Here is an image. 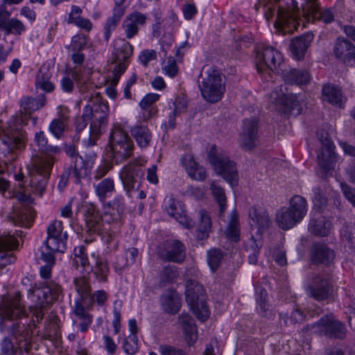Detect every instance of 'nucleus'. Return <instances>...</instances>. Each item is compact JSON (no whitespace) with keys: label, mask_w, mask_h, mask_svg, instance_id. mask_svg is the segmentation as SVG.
Listing matches in <instances>:
<instances>
[{"label":"nucleus","mask_w":355,"mask_h":355,"mask_svg":"<svg viewBox=\"0 0 355 355\" xmlns=\"http://www.w3.org/2000/svg\"><path fill=\"white\" fill-rule=\"evenodd\" d=\"M0 138L8 150L21 149L25 146L24 136L17 127L10 123L8 126L0 130Z\"/></svg>","instance_id":"412c9836"},{"label":"nucleus","mask_w":355,"mask_h":355,"mask_svg":"<svg viewBox=\"0 0 355 355\" xmlns=\"http://www.w3.org/2000/svg\"><path fill=\"white\" fill-rule=\"evenodd\" d=\"M130 132L140 148H146L150 145L152 133L146 125H136L131 128Z\"/></svg>","instance_id":"e433bc0d"},{"label":"nucleus","mask_w":355,"mask_h":355,"mask_svg":"<svg viewBox=\"0 0 355 355\" xmlns=\"http://www.w3.org/2000/svg\"><path fill=\"white\" fill-rule=\"evenodd\" d=\"M159 352L162 355H184L182 350L176 349L169 345H160Z\"/></svg>","instance_id":"774afa93"},{"label":"nucleus","mask_w":355,"mask_h":355,"mask_svg":"<svg viewBox=\"0 0 355 355\" xmlns=\"http://www.w3.org/2000/svg\"><path fill=\"white\" fill-rule=\"evenodd\" d=\"M286 80L291 84L302 85L307 84L310 80V75L305 70L291 69L285 74Z\"/></svg>","instance_id":"ea45409f"},{"label":"nucleus","mask_w":355,"mask_h":355,"mask_svg":"<svg viewBox=\"0 0 355 355\" xmlns=\"http://www.w3.org/2000/svg\"><path fill=\"white\" fill-rule=\"evenodd\" d=\"M341 236L343 241H346L349 245H353L355 243V230L348 225H345L341 230Z\"/></svg>","instance_id":"052dcab7"},{"label":"nucleus","mask_w":355,"mask_h":355,"mask_svg":"<svg viewBox=\"0 0 355 355\" xmlns=\"http://www.w3.org/2000/svg\"><path fill=\"white\" fill-rule=\"evenodd\" d=\"M181 164L185 168L188 175L194 180L203 181L207 178L205 168L194 159L191 153L185 154L181 158Z\"/></svg>","instance_id":"cd10ccee"},{"label":"nucleus","mask_w":355,"mask_h":355,"mask_svg":"<svg viewBox=\"0 0 355 355\" xmlns=\"http://www.w3.org/2000/svg\"><path fill=\"white\" fill-rule=\"evenodd\" d=\"M269 99L275 110L284 114H290L295 110L296 114H299L302 111L299 96L293 94H286L282 89L272 91Z\"/></svg>","instance_id":"f8f14e48"},{"label":"nucleus","mask_w":355,"mask_h":355,"mask_svg":"<svg viewBox=\"0 0 355 355\" xmlns=\"http://www.w3.org/2000/svg\"><path fill=\"white\" fill-rule=\"evenodd\" d=\"M13 42H8L4 39L3 43L0 44V60H5L8 55L12 52Z\"/></svg>","instance_id":"0e129e2a"},{"label":"nucleus","mask_w":355,"mask_h":355,"mask_svg":"<svg viewBox=\"0 0 355 355\" xmlns=\"http://www.w3.org/2000/svg\"><path fill=\"white\" fill-rule=\"evenodd\" d=\"M108 112L107 103H104L98 97H96L84 107L82 115L76 118L75 125L78 131L84 130L89 123L88 132L83 138V142L87 146L96 145L103 128L107 121Z\"/></svg>","instance_id":"7ed1b4c3"},{"label":"nucleus","mask_w":355,"mask_h":355,"mask_svg":"<svg viewBox=\"0 0 355 355\" xmlns=\"http://www.w3.org/2000/svg\"><path fill=\"white\" fill-rule=\"evenodd\" d=\"M199 218L196 236L198 239L203 240L209 237L211 232L212 223L209 214L204 209L199 211Z\"/></svg>","instance_id":"4c0bfd02"},{"label":"nucleus","mask_w":355,"mask_h":355,"mask_svg":"<svg viewBox=\"0 0 355 355\" xmlns=\"http://www.w3.org/2000/svg\"><path fill=\"white\" fill-rule=\"evenodd\" d=\"M10 16L6 8H0V30L5 31L6 35H21L26 31L25 25L17 18L10 19Z\"/></svg>","instance_id":"a878e982"},{"label":"nucleus","mask_w":355,"mask_h":355,"mask_svg":"<svg viewBox=\"0 0 355 355\" xmlns=\"http://www.w3.org/2000/svg\"><path fill=\"white\" fill-rule=\"evenodd\" d=\"M87 42V37L83 34H79L72 37L70 47L73 51H80L86 46Z\"/></svg>","instance_id":"13d9d810"},{"label":"nucleus","mask_w":355,"mask_h":355,"mask_svg":"<svg viewBox=\"0 0 355 355\" xmlns=\"http://www.w3.org/2000/svg\"><path fill=\"white\" fill-rule=\"evenodd\" d=\"M179 101L175 103V107L173 110L168 115V121L167 123L165 124L166 128L167 130H173L175 128V119L178 113L184 111V105L182 106L179 105Z\"/></svg>","instance_id":"6e6d98bb"},{"label":"nucleus","mask_w":355,"mask_h":355,"mask_svg":"<svg viewBox=\"0 0 355 355\" xmlns=\"http://www.w3.org/2000/svg\"><path fill=\"white\" fill-rule=\"evenodd\" d=\"M164 74L173 78L175 76L178 71L176 61L173 58H169L166 64L162 68Z\"/></svg>","instance_id":"680f3d73"},{"label":"nucleus","mask_w":355,"mask_h":355,"mask_svg":"<svg viewBox=\"0 0 355 355\" xmlns=\"http://www.w3.org/2000/svg\"><path fill=\"white\" fill-rule=\"evenodd\" d=\"M73 264L77 270L83 274L89 273L91 268L89 266L88 259L83 247H78L75 249Z\"/></svg>","instance_id":"a19ab883"},{"label":"nucleus","mask_w":355,"mask_h":355,"mask_svg":"<svg viewBox=\"0 0 355 355\" xmlns=\"http://www.w3.org/2000/svg\"><path fill=\"white\" fill-rule=\"evenodd\" d=\"M225 235L228 239L234 242H237L240 239L239 223L238 214L235 210L231 214V218L225 230Z\"/></svg>","instance_id":"79ce46f5"},{"label":"nucleus","mask_w":355,"mask_h":355,"mask_svg":"<svg viewBox=\"0 0 355 355\" xmlns=\"http://www.w3.org/2000/svg\"><path fill=\"white\" fill-rule=\"evenodd\" d=\"M157 254L163 260L182 263L186 258V248L178 240H168L158 246Z\"/></svg>","instance_id":"2eb2a0df"},{"label":"nucleus","mask_w":355,"mask_h":355,"mask_svg":"<svg viewBox=\"0 0 355 355\" xmlns=\"http://www.w3.org/2000/svg\"><path fill=\"white\" fill-rule=\"evenodd\" d=\"M32 345L26 339H18L15 335L13 338H4L1 343L2 355H32Z\"/></svg>","instance_id":"f3484780"},{"label":"nucleus","mask_w":355,"mask_h":355,"mask_svg":"<svg viewBox=\"0 0 355 355\" xmlns=\"http://www.w3.org/2000/svg\"><path fill=\"white\" fill-rule=\"evenodd\" d=\"M198 12L194 3H186L182 6V12L186 19L190 20L196 15Z\"/></svg>","instance_id":"69168bd1"},{"label":"nucleus","mask_w":355,"mask_h":355,"mask_svg":"<svg viewBox=\"0 0 355 355\" xmlns=\"http://www.w3.org/2000/svg\"><path fill=\"white\" fill-rule=\"evenodd\" d=\"M0 316L10 320H19L28 316L25 303L19 293H15L0 305Z\"/></svg>","instance_id":"4468645a"},{"label":"nucleus","mask_w":355,"mask_h":355,"mask_svg":"<svg viewBox=\"0 0 355 355\" xmlns=\"http://www.w3.org/2000/svg\"><path fill=\"white\" fill-rule=\"evenodd\" d=\"M340 187L345 198L355 207V189L351 188L349 186L345 183H341Z\"/></svg>","instance_id":"338daca9"},{"label":"nucleus","mask_w":355,"mask_h":355,"mask_svg":"<svg viewBox=\"0 0 355 355\" xmlns=\"http://www.w3.org/2000/svg\"><path fill=\"white\" fill-rule=\"evenodd\" d=\"M199 88L202 98L211 103L220 101L225 92V85L220 72L211 66H205L201 70Z\"/></svg>","instance_id":"20e7f679"},{"label":"nucleus","mask_w":355,"mask_h":355,"mask_svg":"<svg viewBox=\"0 0 355 355\" xmlns=\"http://www.w3.org/2000/svg\"><path fill=\"white\" fill-rule=\"evenodd\" d=\"M331 227V222L325 217L318 214L317 218L311 219L308 230L311 234L315 236H325L329 234Z\"/></svg>","instance_id":"473e14b6"},{"label":"nucleus","mask_w":355,"mask_h":355,"mask_svg":"<svg viewBox=\"0 0 355 355\" xmlns=\"http://www.w3.org/2000/svg\"><path fill=\"white\" fill-rule=\"evenodd\" d=\"M223 253L220 250L211 249L207 252V262L212 272H215L219 267Z\"/></svg>","instance_id":"49530a36"},{"label":"nucleus","mask_w":355,"mask_h":355,"mask_svg":"<svg viewBox=\"0 0 355 355\" xmlns=\"http://www.w3.org/2000/svg\"><path fill=\"white\" fill-rule=\"evenodd\" d=\"M160 95L155 93H148L143 97L139 103L141 108L157 107L153 105L159 101Z\"/></svg>","instance_id":"4d7b16f0"},{"label":"nucleus","mask_w":355,"mask_h":355,"mask_svg":"<svg viewBox=\"0 0 355 355\" xmlns=\"http://www.w3.org/2000/svg\"><path fill=\"white\" fill-rule=\"evenodd\" d=\"M62 223L61 221L55 220L49 225L47 229V237L65 238L66 234H62Z\"/></svg>","instance_id":"603ef678"},{"label":"nucleus","mask_w":355,"mask_h":355,"mask_svg":"<svg viewBox=\"0 0 355 355\" xmlns=\"http://www.w3.org/2000/svg\"><path fill=\"white\" fill-rule=\"evenodd\" d=\"M185 298L199 320L203 322L208 318L209 311L205 302L204 288L202 285L195 280H188L186 283Z\"/></svg>","instance_id":"6e6552de"},{"label":"nucleus","mask_w":355,"mask_h":355,"mask_svg":"<svg viewBox=\"0 0 355 355\" xmlns=\"http://www.w3.org/2000/svg\"><path fill=\"white\" fill-rule=\"evenodd\" d=\"M333 53L343 63L351 66L355 64V45L348 40L338 37L334 44Z\"/></svg>","instance_id":"a211bd4d"},{"label":"nucleus","mask_w":355,"mask_h":355,"mask_svg":"<svg viewBox=\"0 0 355 355\" xmlns=\"http://www.w3.org/2000/svg\"><path fill=\"white\" fill-rule=\"evenodd\" d=\"M30 293L33 304L29 311L38 322L42 319L44 310L58 299L62 290L58 284L49 282L44 286L33 288L30 290Z\"/></svg>","instance_id":"39448f33"},{"label":"nucleus","mask_w":355,"mask_h":355,"mask_svg":"<svg viewBox=\"0 0 355 355\" xmlns=\"http://www.w3.org/2000/svg\"><path fill=\"white\" fill-rule=\"evenodd\" d=\"M33 141L40 155L32 157L27 166L28 175L33 192L41 196L46 189L47 180L55 161L54 155L60 152V148L57 146L48 145V139L43 131L37 132Z\"/></svg>","instance_id":"f03ea898"},{"label":"nucleus","mask_w":355,"mask_h":355,"mask_svg":"<svg viewBox=\"0 0 355 355\" xmlns=\"http://www.w3.org/2000/svg\"><path fill=\"white\" fill-rule=\"evenodd\" d=\"M74 285L78 295L81 297L82 301L91 298V288L86 275L84 273L82 277L74 279Z\"/></svg>","instance_id":"a18cd8bd"},{"label":"nucleus","mask_w":355,"mask_h":355,"mask_svg":"<svg viewBox=\"0 0 355 355\" xmlns=\"http://www.w3.org/2000/svg\"><path fill=\"white\" fill-rule=\"evenodd\" d=\"M45 103L44 97L33 98L24 97L21 100V107L25 114H31L32 112L42 108Z\"/></svg>","instance_id":"c03bdc74"},{"label":"nucleus","mask_w":355,"mask_h":355,"mask_svg":"<svg viewBox=\"0 0 355 355\" xmlns=\"http://www.w3.org/2000/svg\"><path fill=\"white\" fill-rule=\"evenodd\" d=\"M148 16L135 10L128 14L123 21L122 28L128 39H132L138 34L139 26H145Z\"/></svg>","instance_id":"5701e85b"},{"label":"nucleus","mask_w":355,"mask_h":355,"mask_svg":"<svg viewBox=\"0 0 355 355\" xmlns=\"http://www.w3.org/2000/svg\"><path fill=\"white\" fill-rule=\"evenodd\" d=\"M133 143L128 132L119 125L112 128V159L122 160L132 154Z\"/></svg>","instance_id":"9d476101"},{"label":"nucleus","mask_w":355,"mask_h":355,"mask_svg":"<svg viewBox=\"0 0 355 355\" xmlns=\"http://www.w3.org/2000/svg\"><path fill=\"white\" fill-rule=\"evenodd\" d=\"M164 207L169 216L174 218L180 223L187 224L186 213L179 201L172 196H166L164 201Z\"/></svg>","instance_id":"2f4dec72"},{"label":"nucleus","mask_w":355,"mask_h":355,"mask_svg":"<svg viewBox=\"0 0 355 355\" xmlns=\"http://www.w3.org/2000/svg\"><path fill=\"white\" fill-rule=\"evenodd\" d=\"M258 124L255 119H245L243 128L240 137V145L245 150H250L257 144Z\"/></svg>","instance_id":"4be33fe9"},{"label":"nucleus","mask_w":355,"mask_h":355,"mask_svg":"<svg viewBox=\"0 0 355 355\" xmlns=\"http://www.w3.org/2000/svg\"><path fill=\"white\" fill-rule=\"evenodd\" d=\"M35 211L30 206L24 207L19 211H15L11 216L12 223L21 227H29L34 220Z\"/></svg>","instance_id":"f704fd0d"},{"label":"nucleus","mask_w":355,"mask_h":355,"mask_svg":"<svg viewBox=\"0 0 355 355\" xmlns=\"http://www.w3.org/2000/svg\"><path fill=\"white\" fill-rule=\"evenodd\" d=\"M283 60L282 53L271 46L259 47L255 57V64L258 73L275 71Z\"/></svg>","instance_id":"1a4fd4ad"},{"label":"nucleus","mask_w":355,"mask_h":355,"mask_svg":"<svg viewBox=\"0 0 355 355\" xmlns=\"http://www.w3.org/2000/svg\"><path fill=\"white\" fill-rule=\"evenodd\" d=\"M306 295L317 301L327 300L332 294L334 288L329 276L315 275L306 286Z\"/></svg>","instance_id":"ddd939ff"},{"label":"nucleus","mask_w":355,"mask_h":355,"mask_svg":"<svg viewBox=\"0 0 355 355\" xmlns=\"http://www.w3.org/2000/svg\"><path fill=\"white\" fill-rule=\"evenodd\" d=\"M301 3L303 18L307 21H321L325 24L334 19L330 9H320L318 0H260L264 15L268 21L276 16L274 26L283 34L293 33L300 26L298 3Z\"/></svg>","instance_id":"f257e3e1"},{"label":"nucleus","mask_w":355,"mask_h":355,"mask_svg":"<svg viewBox=\"0 0 355 355\" xmlns=\"http://www.w3.org/2000/svg\"><path fill=\"white\" fill-rule=\"evenodd\" d=\"M178 24V17L175 14H171L168 17L164 18L162 21V28L165 31H171L174 26Z\"/></svg>","instance_id":"e2e57ef3"},{"label":"nucleus","mask_w":355,"mask_h":355,"mask_svg":"<svg viewBox=\"0 0 355 355\" xmlns=\"http://www.w3.org/2000/svg\"><path fill=\"white\" fill-rule=\"evenodd\" d=\"M321 141L322 147L318 155V164L320 168L326 174L331 173L336 164V155L334 151L335 146L327 137H320L318 135Z\"/></svg>","instance_id":"dca6fc26"},{"label":"nucleus","mask_w":355,"mask_h":355,"mask_svg":"<svg viewBox=\"0 0 355 355\" xmlns=\"http://www.w3.org/2000/svg\"><path fill=\"white\" fill-rule=\"evenodd\" d=\"M17 246V241L14 236L10 234L0 236V270L15 261V257L11 251Z\"/></svg>","instance_id":"b1692460"},{"label":"nucleus","mask_w":355,"mask_h":355,"mask_svg":"<svg viewBox=\"0 0 355 355\" xmlns=\"http://www.w3.org/2000/svg\"><path fill=\"white\" fill-rule=\"evenodd\" d=\"M287 207L300 221L302 220L308 210L306 199L299 195H295L291 198L290 206Z\"/></svg>","instance_id":"58836bf2"},{"label":"nucleus","mask_w":355,"mask_h":355,"mask_svg":"<svg viewBox=\"0 0 355 355\" xmlns=\"http://www.w3.org/2000/svg\"><path fill=\"white\" fill-rule=\"evenodd\" d=\"M322 96L324 101L340 107L343 106L345 100L341 89L331 84L326 85L323 87Z\"/></svg>","instance_id":"c9c22d12"},{"label":"nucleus","mask_w":355,"mask_h":355,"mask_svg":"<svg viewBox=\"0 0 355 355\" xmlns=\"http://www.w3.org/2000/svg\"><path fill=\"white\" fill-rule=\"evenodd\" d=\"M114 55H112V62L119 61L114 67L112 76V84L118 83L121 76L125 72L128 66V59L133 52L132 46L125 39H118L114 41Z\"/></svg>","instance_id":"9b49d317"},{"label":"nucleus","mask_w":355,"mask_h":355,"mask_svg":"<svg viewBox=\"0 0 355 355\" xmlns=\"http://www.w3.org/2000/svg\"><path fill=\"white\" fill-rule=\"evenodd\" d=\"M67 125V122L55 119L51 122L49 130L54 137L59 139L63 135Z\"/></svg>","instance_id":"3c124183"},{"label":"nucleus","mask_w":355,"mask_h":355,"mask_svg":"<svg viewBox=\"0 0 355 355\" xmlns=\"http://www.w3.org/2000/svg\"><path fill=\"white\" fill-rule=\"evenodd\" d=\"M276 222L281 229L289 230L299 223L300 220L287 207H283L277 211Z\"/></svg>","instance_id":"72a5a7b5"},{"label":"nucleus","mask_w":355,"mask_h":355,"mask_svg":"<svg viewBox=\"0 0 355 355\" xmlns=\"http://www.w3.org/2000/svg\"><path fill=\"white\" fill-rule=\"evenodd\" d=\"M138 58L143 66L147 67L150 61L157 58V53L153 49H145L140 53Z\"/></svg>","instance_id":"bf43d9fd"},{"label":"nucleus","mask_w":355,"mask_h":355,"mask_svg":"<svg viewBox=\"0 0 355 355\" xmlns=\"http://www.w3.org/2000/svg\"><path fill=\"white\" fill-rule=\"evenodd\" d=\"M111 191V181L105 179L101 182L96 187V192L98 198L102 202H104Z\"/></svg>","instance_id":"864d4df0"},{"label":"nucleus","mask_w":355,"mask_h":355,"mask_svg":"<svg viewBox=\"0 0 355 355\" xmlns=\"http://www.w3.org/2000/svg\"><path fill=\"white\" fill-rule=\"evenodd\" d=\"M83 304L78 301H76L73 308V312L75 315L82 320L80 323V330L83 332L86 331L89 325L92 322V317L85 310L84 305L87 304L86 300L83 301Z\"/></svg>","instance_id":"37998d69"},{"label":"nucleus","mask_w":355,"mask_h":355,"mask_svg":"<svg viewBox=\"0 0 355 355\" xmlns=\"http://www.w3.org/2000/svg\"><path fill=\"white\" fill-rule=\"evenodd\" d=\"M143 175L144 171L137 162L130 163L122 168L120 173V178L129 196H130V192L135 189V186L139 178Z\"/></svg>","instance_id":"6ab92c4d"},{"label":"nucleus","mask_w":355,"mask_h":355,"mask_svg":"<svg viewBox=\"0 0 355 355\" xmlns=\"http://www.w3.org/2000/svg\"><path fill=\"white\" fill-rule=\"evenodd\" d=\"M65 249V238L47 237L44 246L41 248V257L44 261L52 263L55 259L54 253L64 252Z\"/></svg>","instance_id":"bb28decb"},{"label":"nucleus","mask_w":355,"mask_h":355,"mask_svg":"<svg viewBox=\"0 0 355 355\" xmlns=\"http://www.w3.org/2000/svg\"><path fill=\"white\" fill-rule=\"evenodd\" d=\"M110 268L108 263L102 258H98L96 261V266L94 268V273L97 278L101 281L107 279L109 274Z\"/></svg>","instance_id":"09e8293b"},{"label":"nucleus","mask_w":355,"mask_h":355,"mask_svg":"<svg viewBox=\"0 0 355 355\" xmlns=\"http://www.w3.org/2000/svg\"><path fill=\"white\" fill-rule=\"evenodd\" d=\"M211 189L220 207V212L223 214L226 209V196L224 189L215 182L211 183Z\"/></svg>","instance_id":"de8ad7c7"},{"label":"nucleus","mask_w":355,"mask_h":355,"mask_svg":"<svg viewBox=\"0 0 355 355\" xmlns=\"http://www.w3.org/2000/svg\"><path fill=\"white\" fill-rule=\"evenodd\" d=\"M179 322L182 327L184 338L189 345H192L198 338V333L194 320L189 314L182 313L179 315Z\"/></svg>","instance_id":"7c9ffc66"},{"label":"nucleus","mask_w":355,"mask_h":355,"mask_svg":"<svg viewBox=\"0 0 355 355\" xmlns=\"http://www.w3.org/2000/svg\"><path fill=\"white\" fill-rule=\"evenodd\" d=\"M123 347L128 354H134L138 349L137 336H129L123 340Z\"/></svg>","instance_id":"5fc2aeb1"},{"label":"nucleus","mask_w":355,"mask_h":355,"mask_svg":"<svg viewBox=\"0 0 355 355\" xmlns=\"http://www.w3.org/2000/svg\"><path fill=\"white\" fill-rule=\"evenodd\" d=\"M336 258L335 251L323 243H315L310 250V260L317 265L330 266Z\"/></svg>","instance_id":"aec40b11"},{"label":"nucleus","mask_w":355,"mask_h":355,"mask_svg":"<svg viewBox=\"0 0 355 355\" xmlns=\"http://www.w3.org/2000/svg\"><path fill=\"white\" fill-rule=\"evenodd\" d=\"M306 329L311 334L334 339L343 340L347 334L345 325L337 320L332 313L327 314L317 322L308 324Z\"/></svg>","instance_id":"0eeeda50"},{"label":"nucleus","mask_w":355,"mask_h":355,"mask_svg":"<svg viewBox=\"0 0 355 355\" xmlns=\"http://www.w3.org/2000/svg\"><path fill=\"white\" fill-rule=\"evenodd\" d=\"M180 273L175 266L165 267L161 272L160 278L162 282L171 283L176 281L179 277Z\"/></svg>","instance_id":"8fccbe9b"},{"label":"nucleus","mask_w":355,"mask_h":355,"mask_svg":"<svg viewBox=\"0 0 355 355\" xmlns=\"http://www.w3.org/2000/svg\"><path fill=\"white\" fill-rule=\"evenodd\" d=\"M161 306L162 310L168 314L177 313L181 307L179 293L173 289L166 290L161 297Z\"/></svg>","instance_id":"c85d7f7f"},{"label":"nucleus","mask_w":355,"mask_h":355,"mask_svg":"<svg viewBox=\"0 0 355 355\" xmlns=\"http://www.w3.org/2000/svg\"><path fill=\"white\" fill-rule=\"evenodd\" d=\"M207 157L216 173L221 175L232 187L238 184L239 174L236 164L229 159L223 150L212 145Z\"/></svg>","instance_id":"423d86ee"},{"label":"nucleus","mask_w":355,"mask_h":355,"mask_svg":"<svg viewBox=\"0 0 355 355\" xmlns=\"http://www.w3.org/2000/svg\"><path fill=\"white\" fill-rule=\"evenodd\" d=\"M313 40V33L308 32L291 40L290 49L296 60L304 58V54Z\"/></svg>","instance_id":"c756f323"},{"label":"nucleus","mask_w":355,"mask_h":355,"mask_svg":"<svg viewBox=\"0 0 355 355\" xmlns=\"http://www.w3.org/2000/svg\"><path fill=\"white\" fill-rule=\"evenodd\" d=\"M250 225L251 229L256 230L258 234H262L270 225L268 212L262 207H252L249 210Z\"/></svg>","instance_id":"393cba45"}]
</instances>
